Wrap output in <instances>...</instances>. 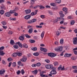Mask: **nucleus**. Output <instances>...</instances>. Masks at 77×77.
<instances>
[{
    "mask_svg": "<svg viewBox=\"0 0 77 77\" xmlns=\"http://www.w3.org/2000/svg\"><path fill=\"white\" fill-rule=\"evenodd\" d=\"M45 67L47 69H54V67H53V66L51 64H48L46 65Z\"/></svg>",
    "mask_w": 77,
    "mask_h": 77,
    "instance_id": "nucleus-1",
    "label": "nucleus"
},
{
    "mask_svg": "<svg viewBox=\"0 0 77 77\" xmlns=\"http://www.w3.org/2000/svg\"><path fill=\"white\" fill-rule=\"evenodd\" d=\"M63 49V47L62 46H59L57 47L56 49H55V50L56 51H62Z\"/></svg>",
    "mask_w": 77,
    "mask_h": 77,
    "instance_id": "nucleus-2",
    "label": "nucleus"
},
{
    "mask_svg": "<svg viewBox=\"0 0 77 77\" xmlns=\"http://www.w3.org/2000/svg\"><path fill=\"white\" fill-rule=\"evenodd\" d=\"M48 56L51 57H54L56 56V54H54L52 53H48Z\"/></svg>",
    "mask_w": 77,
    "mask_h": 77,
    "instance_id": "nucleus-3",
    "label": "nucleus"
},
{
    "mask_svg": "<svg viewBox=\"0 0 77 77\" xmlns=\"http://www.w3.org/2000/svg\"><path fill=\"white\" fill-rule=\"evenodd\" d=\"M73 42L74 45H77V37H74L73 38Z\"/></svg>",
    "mask_w": 77,
    "mask_h": 77,
    "instance_id": "nucleus-4",
    "label": "nucleus"
},
{
    "mask_svg": "<svg viewBox=\"0 0 77 77\" xmlns=\"http://www.w3.org/2000/svg\"><path fill=\"white\" fill-rule=\"evenodd\" d=\"M50 73L53 75H55V74H56L57 73V72H56V70L54 69H53L50 72Z\"/></svg>",
    "mask_w": 77,
    "mask_h": 77,
    "instance_id": "nucleus-5",
    "label": "nucleus"
},
{
    "mask_svg": "<svg viewBox=\"0 0 77 77\" xmlns=\"http://www.w3.org/2000/svg\"><path fill=\"white\" fill-rule=\"evenodd\" d=\"M65 69V68H64V66H63V68H62V65H60V66L58 68V71H60V70H62L63 71Z\"/></svg>",
    "mask_w": 77,
    "mask_h": 77,
    "instance_id": "nucleus-6",
    "label": "nucleus"
},
{
    "mask_svg": "<svg viewBox=\"0 0 77 77\" xmlns=\"http://www.w3.org/2000/svg\"><path fill=\"white\" fill-rule=\"evenodd\" d=\"M60 20V17H57L56 19L55 20H54V23H57Z\"/></svg>",
    "mask_w": 77,
    "mask_h": 77,
    "instance_id": "nucleus-7",
    "label": "nucleus"
},
{
    "mask_svg": "<svg viewBox=\"0 0 77 77\" xmlns=\"http://www.w3.org/2000/svg\"><path fill=\"white\" fill-rule=\"evenodd\" d=\"M40 49L41 51H42L43 52H47V49L42 47H40Z\"/></svg>",
    "mask_w": 77,
    "mask_h": 77,
    "instance_id": "nucleus-8",
    "label": "nucleus"
},
{
    "mask_svg": "<svg viewBox=\"0 0 77 77\" xmlns=\"http://www.w3.org/2000/svg\"><path fill=\"white\" fill-rule=\"evenodd\" d=\"M59 14L60 17H64L65 15L63 14V12L62 11L59 12Z\"/></svg>",
    "mask_w": 77,
    "mask_h": 77,
    "instance_id": "nucleus-9",
    "label": "nucleus"
},
{
    "mask_svg": "<svg viewBox=\"0 0 77 77\" xmlns=\"http://www.w3.org/2000/svg\"><path fill=\"white\" fill-rule=\"evenodd\" d=\"M21 61H22V62H26L27 60V57L23 56V58L20 59Z\"/></svg>",
    "mask_w": 77,
    "mask_h": 77,
    "instance_id": "nucleus-10",
    "label": "nucleus"
},
{
    "mask_svg": "<svg viewBox=\"0 0 77 77\" xmlns=\"http://www.w3.org/2000/svg\"><path fill=\"white\" fill-rule=\"evenodd\" d=\"M11 15V13H10L9 12H7L4 14L5 16L7 17H9Z\"/></svg>",
    "mask_w": 77,
    "mask_h": 77,
    "instance_id": "nucleus-11",
    "label": "nucleus"
},
{
    "mask_svg": "<svg viewBox=\"0 0 77 77\" xmlns=\"http://www.w3.org/2000/svg\"><path fill=\"white\" fill-rule=\"evenodd\" d=\"M25 11L26 12V14H29L31 12V10L30 9H28L25 10Z\"/></svg>",
    "mask_w": 77,
    "mask_h": 77,
    "instance_id": "nucleus-12",
    "label": "nucleus"
},
{
    "mask_svg": "<svg viewBox=\"0 0 77 77\" xmlns=\"http://www.w3.org/2000/svg\"><path fill=\"white\" fill-rule=\"evenodd\" d=\"M22 36H20L19 37V39L20 40H21L23 41H24V37L23 36H24V35H22Z\"/></svg>",
    "mask_w": 77,
    "mask_h": 77,
    "instance_id": "nucleus-13",
    "label": "nucleus"
},
{
    "mask_svg": "<svg viewBox=\"0 0 77 77\" xmlns=\"http://www.w3.org/2000/svg\"><path fill=\"white\" fill-rule=\"evenodd\" d=\"M30 17H31V15H28L24 17V18L26 20H29V19H30Z\"/></svg>",
    "mask_w": 77,
    "mask_h": 77,
    "instance_id": "nucleus-14",
    "label": "nucleus"
},
{
    "mask_svg": "<svg viewBox=\"0 0 77 77\" xmlns=\"http://www.w3.org/2000/svg\"><path fill=\"white\" fill-rule=\"evenodd\" d=\"M63 11H64V12H65V14H68V9L67 8H63Z\"/></svg>",
    "mask_w": 77,
    "mask_h": 77,
    "instance_id": "nucleus-15",
    "label": "nucleus"
},
{
    "mask_svg": "<svg viewBox=\"0 0 77 77\" xmlns=\"http://www.w3.org/2000/svg\"><path fill=\"white\" fill-rule=\"evenodd\" d=\"M17 45H18L21 48H23V45L22 44L20 43V42H19L16 43V45H17Z\"/></svg>",
    "mask_w": 77,
    "mask_h": 77,
    "instance_id": "nucleus-16",
    "label": "nucleus"
},
{
    "mask_svg": "<svg viewBox=\"0 0 77 77\" xmlns=\"http://www.w3.org/2000/svg\"><path fill=\"white\" fill-rule=\"evenodd\" d=\"M71 54H68L67 53H66L64 55V57H71Z\"/></svg>",
    "mask_w": 77,
    "mask_h": 77,
    "instance_id": "nucleus-17",
    "label": "nucleus"
},
{
    "mask_svg": "<svg viewBox=\"0 0 77 77\" xmlns=\"http://www.w3.org/2000/svg\"><path fill=\"white\" fill-rule=\"evenodd\" d=\"M17 55L19 57L21 56H22V53L20 52L19 51H17Z\"/></svg>",
    "mask_w": 77,
    "mask_h": 77,
    "instance_id": "nucleus-18",
    "label": "nucleus"
},
{
    "mask_svg": "<svg viewBox=\"0 0 77 77\" xmlns=\"http://www.w3.org/2000/svg\"><path fill=\"white\" fill-rule=\"evenodd\" d=\"M55 2L56 3H57L58 4H59L61 3V0H55Z\"/></svg>",
    "mask_w": 77,
    "mask_h": 77,
    "instance_id": "nucleus-19",
    "label": "nucleus"
},
{
    "mask_svg": "<svg viewBox=\"0 0 77 77\" xmlns=\"http://www.w3.org/2000/svg\"><path fill=\"white\" fill-rule=\"evenodd\" d=\"M17 52L16 53H14L12 54V56H13V57H17Z\"/></svg>",
    "mask_w": 77,
    "mask_h": 77,
    "instance_id": "nucleus-20",
    "label": "nucleus"
},
{
    "mask_svg": "<svg viewBox=\"0 0 77 77\" xmlns=\"http://www.w3.org/2000/svg\"><path fill=\"white\" fill-rule=\"evenodd\" d=\"M44 33H45V32L43 31L41 35V36L42 39H43V38H44Z\"/></svg>",
    "mask_w": 77,
    "mask_h": 77,
    "instance_id": "nucleus-21",
    "label": "nucleus"
},
{
    "mask_svg": "<svg viewBox=\"0 0 77 77\" xmlns=\"http://www.w3.org/2000/svg\"><path fill=\"white\" fill-rule=\"evenodd\" d=\"M38 71L37 70H35L32 72V74H33L34 75H36V74H37V73H38Z\"/></svg>",
    "mask_w": 77,
    "mask_h": 77,
    "instance_id": "nucleus-22",
    "label": "nucleus"
},
{
    "mask_svg": "<svg viewBox=\"0 0 77 77\" xmlns=\"http://www.w3.org/2000/svg\"><path fill=\"white\" fill-rule=\"evenodd\" d=\"M32 32H33V28H31L29 30L28 33H29L31 34Z\"/></svg>",
    "mask_w": 77,
    "mask_h": 77,
    "instance_id": "nucleus-23",
    "label": "nucleus"
},
{
    "mask_svg": "<svg viewBox=\"0 0 77 77\" xmlns=\"http://www.w3.org/2000/svg\"><path fill=\"white\" fill-rule=\"evenodd\" d=\"M5 54V53L3 52V51H0V56H4Z\"/></svg>",
    "mask_w": 77,
    "mask_h": 77,
    "instance_id": "nucleus-24",
    "label": "nucleus"
},
{
    "mask_svg": "<svg viewBox=\"0 0 77 77\" xmlns=\"http://www.w3.org/2000/svg\"><path fill=\"white\" fill-rule=\"evenodd\" d=\"M10 44L11 45H14L15 44V42H14V40H11L10 41Z\"/></svg>",
    "mask_w": 77,
    "mask_h": 77,
    "instance_id": "nucleus-25",
    "label": "nucleus"
},
{
    "mask_svg": "<svg viewBox=\"0 0 77 77\" xmlns=\"http://www.w3.org/2000/svg\"><path fill=\"white\" fill-rule=\"evenodd\" d=\"M23 47H24V48H28V45H27L25 43H24L23 45Z\"/></svg>",
    "mask_w": 77,
    "mask_h": 77,
    "instance_id": "nucleus-26",
    "label": "nucleus"
},
{
    "mask_svg": "<svg viewBox=\"0 0 77 77\" xmlns=\"http://www.w3.org/2000/svg\"><path fill=\"white\" fill-rule=\"evenodd\" d=\"M1 9L2 10H5L6 9V8H5V5H3L1 7Z\"/></svg>",
    "mask_w": 77,
    "mask_h": 77,
    "instance_id": "nucleus-27",
    "label": "nucleus"
},
{
    "mask_svg": "<svg viewBox=\"0 0 77 77\" xmlns=\"http://www.w3.org/2000/svg\"><path fill=\"white\" fill-rule=\"evenodd\" d=\"M33 55L35 56H39V53L35 52L33 54Z\"/></svg>",
    "mask_w": 77,
    "mask_h": 77,
    "instance_id": "nucleus-28",
    "label": "nucleus"
},
{
    "mask_svg": "<svg viewBox=\"0 0 77 77\" xmlns=\"http://www.w3.org/2000/svg\"><path fill=\"white\" fill-rule=\"evenodd\" d=\"M15 12V10H10V14H14V12Z\"/></svg>",
    "mask_w": 77,
    "mask_h": 77,
    "instance_id": "nucleus-29",
    "label": "nucleus"
},
{
    "mask_svg": "<svg viewBox=\"0 0 77 77\" xmlns=\"http://www.w3.org/2000/svg\"><path fill=\"white\" fill-rule=\"evenodd\" d=\"M39 7L40 8V9H43L45 8V7L42 5H40L39 6Z\"/></svg>",
    "mask_w": 77,
    "mask_h": 77,
    "instance_id": "nucleus-30",
    "label": "nucleus"
},
{
    "mask_svg": "<svg viewBox=\"0 0 77 77\" xmlns=\"http://www.w3.org/2000/svg\"><path fill=\"white\" fill-rule=\"evenodd\" d=\"M31 49L33 51H36L37 50V48L36 47L32 48Z\"/></svg>",
    "mask_w": 77,
    "mask_h": 77,
    "instance_id": "nucleus-31",
    "label": "nucleus"
},
{
    "mask_svg": "<svg viewBox=\"0 0 77 77\" xmlns=\"http://www.w3.org/2000/svg\"><path fill=\"white\" fill-rule=\"evenodd\" d=\"M5 70H0V75H1L2 74H4L5 73Z\"/></svg>",
    "mask_w": 77,
    "mask_h": 77,
    "instance_id": "nucleus-32",
    "label": "nucleus"
},
{
    "mask_svg": "<svg viewBox=\"0 0 77 77\" xmlns=\"http://www.w3.org/2000/svg\"><path fill=\"white\" fill-rule=\"evenodd\" d=\"M63 43V39L62 38L60 40V44H62Z\"/></svg>",
    "mask_w": 77,
    "mask_h": 77,
    "instance_id": "nucleus-33",
    "label": "nucleus"
},
{
    "mask_svg": "<svg viewBox=\"0 0 77 77\" xmlns=\"http://www.w3.org/2000/svg\"><path fill=\"white\" fill-rule=\"evenodd\" d=\"M4 13H5V11L4 10H2L0 11V14H1V15H3Z\"/></svg>",
    "mask_w": 77,
    "mask_h": 77,
    "instance_id": "nucleus-34",
    "label": "nucleus"
},
{
    "mask_svg": "<svg viewBox=\"0 0 77 77\" xmlns=\"http://www.w3.org/2000/svg\"><path fill=\"white\" fill-rule=\"evenodd\" d=\"M29 41L31 43H35V41L32 39H30Z\"/></svg>",
    "mask_w": 77,
    "mask_h": 77,
    "instance_id": "nucleus-35",
    "label": "nucleus"
},
{
    "mask_svg": "<svg viewBox=\"0 0 77 77\" xmlns=\"http://www.w3.org/2000/svg\"><path fill=\"white\" fill-rule=\"evenodd\" d=\"M48 14H50V15H53V13H52V11H51L50 10H48Z\"/></svg>",
    "mask_w": 77,
    "mask_h": 77,
    "instance_id": "nucleus-36",
    "label": "nucleus"
},
{
    "mask_svg": "<svg viewBox=\"0 0 77 77\" xmlns=\"http://www.w3.org/2000/svg\"><path fill=\"white\" fill-rule=\"evenodd\" d=\"M7 60L8 62H11L12 60V59L11 57H9L7 59Z\"/></svg>",
    "mask_w": 77,
    "mask_h": 77,
    "instance_id": "nucleus-37",
    "label": "nucleus"
},
{
    "mask_svg": "<svg viewBox=\"0 0 77 77\" xmlns=\"http://www.w3.org/2000/svg\"><path fill=\"white\" fill-rule=\"evenodd\" d=\"M32 2L33 3H32V2H31V6H32V5H33V4L35 3V0H31Z\"/></svg>",
    "mask_w": 77,
    "mask_h": 77,
    "instance_id": "nucleus-38",
    "label": "nucleus"
},
{
    "mask_svg": "<svg viewBox=\"0 0 77 77\" xmlns=\"http://www.w3.org/2000/svg\"><path fill=\"white\" fill-rule=\"evenodd\" d=\"M5 48V47L4 46H2L0 48V51L3 50Z\"/></svg>",
    "mask_w": 77,
    "mask_h": 77,
    "instance_id": "nucleus-39",
    "label": "nucleus"
},
{
    "mask_svg": "<svg viewBox=\"0 0 77 77\" xmlns=\"http://www.w3.org/2000/svg\"><path fill=\"white\" fill-rule=\"evenodd\" d=\"M13 47L14 48H15L16 49H18V46L17 45H14Z\"/></svg>",
    "mask_w": 77,
    "mask_h": 77,
    "instance_id": "nucleus-40",
    "label": "nucleus"
},
{
    "mask_svg": "<svg viewBox=\"0 0 77 77\" xmlns=\"http://www.w3.org/2000/svg\"><path fill=\"white\" fill-rule=\"evenodd\" d=\"M56 34L57 36H59L60 35V33H59V32L58 31H57L56 32Z\"/></svg>",
    "mask_w": 77,
    "mask_h": 77,
    "instance_id": "nucleus-41",
    "label": "nucleus"
},
{
    "mask_svg": "<svg viewBox=\"0 0 77 77\" xmlns=\"http://www.w3.org/2000/svg\"><path fill=\"white\" fill-rule=\"evenodd\" d=\"M2 24L3 25H6V22L5 21H3L2 22Z\"/></svg>",
    "mask_w": 77,
    "mask_h": 77,
    "instance_id": "nucleus-42",
    "label": "nucleus"
},
{
    "mask_svg": "<svg viewBox=\"0 0 77 77\" xmlns=\"http://www.w3.org/2000/svg\"><path fill=\"white\" fill-rule=\"evenodd\" d=\"M12 66H14V67H15L16 66H17V64H16V62H14L12 63Z\"/></svg>",
    "mask_w": 77,
    "mask_h": 77,
    "instance_id": "nucleus-43",
    "label": "nucleus"
},
{
    "mask_svg": "<svg viewBox=\"0 0 77 77\" xmlns=\"http://www.w3.org/2000/svg\"><path fill=\"white\" fill-rule=\"evenodd\" d=\"M41 63H36V66H41Z\"/></svg>",
    "mask_w": 77,
    "mask_h": 77,
    "instance_id": "nucleus-44",
    "label": "nucleus"
},
{
    "mask_svg": "<svg viewBox=\"0 0 77 77\" xmlns=\"http://www.w3.org/2000/svg\"><path fill=\"white\" fill-rule=\"evenodd\" d=\"M50 5L52 6H56V4L55 3H51Z\"/></svg>",
    "mask_w": 77,
    "mask_h": 77,
    "instance_id": "nucleus-45",
    "label": "nucleus"
},
{
    "mask_svg": "<svg viewBox=\"0 0 77 77\" xmlns=\"http://www.w3.org/2000/svg\"><path fill=\"white\" fill-rule=\"evenodd\" d=\"M71 59L72 60H75L76 59V58L75 57H72Z\"/></svg>",
    "mask_w": 77,
    "mask_h": 77,
    "instance_id": "nucleus-46",
    "label": "nucleus"
},
{
    "mask_svg": "<svg viewBox=\"0 0 77 77\" xmlns=\"http://www.w3.org/2000/svg\"><path fill=\"white\" fill-rule=\"evenodd\" d=\"M32 23H35L36 22L37 20L36 19H33L32 20Z\"/></svg>",
    "mask_w": 77,
    "mask_h": 77,
    "instance_id": "nucleus-47",
    "label": "nucleus"
},
{
    "mask_svg": "<svg viewBox=\"0 0 77 77\" xmlns=\"http://www.w3.org/2000/svg\"><path fill=\"white\" fill-rule=\"evenodd\" d=\"M54 64L55 66H57L58 65V63L56 61L54 62Z\"/></svg>",
    "mask_w": 77,
    "mask_h": 77,
    "instance_id": "nucleus-48",
    "label": "nucleus"
},
{
    "mask_svg": "<svg viewBox=\"0 0 77 77\" xmlns=\"http://www.w3.org/2000/svg\"><path fill=\"white\" fill-rule=\"evenodd\" d=\"M13 33L14 32H12V31H9L8 32V34H9V35H12Z\"/></svg>",
    "mask_w": 77,
    "mask_h": 77,
    "instance_id": "nucleus-49",
    "label": "nucleus"
},
{
    "mask_svg": "<svg viewBox=\"0 0 77 77\" xmlns=\"http://www.w3.org/2000/svg\"><path fill=\"white\" fill-rule=\"evenodd\" d=\"M36 28H42V26H38V25H36Z\"/></svg>",
    "mask_w": 77,
    "mask_h": 77,
    "instance_id": "nucleus-50",
    "label": "nucleus"
},
{
    "mask_svg": "<svg viewBox=\"0 0 77 77\" xmlns=\"http://www.w3.org/2000/svg\"><path fill=\"white\" fill-rule=\"evenodd\" d=\"M75 21H74V20H72L70 22L71 24V25H73V24H74Z\"/></svg>",
    "mask_w": 77,
    "mask_h": 77,
    "instance_id": "nucleus-51",
    "label": "nucleus"
},
{
    "mask_svg": "<svg viewBox=\"0 0 77 77\" xmlns=\"http://www.w3.org/2000/svg\"><path fill=\"white\" fill-rule=\"evenodd\" d=\"M25 36L27 38H30V36L28 34H26Z\"/></svg>",
    "mask_w": 77,
    "mask_h": 77,
    "instance_id": "nucleus-52",
    "label": "nucleus"
},
{
    "mask_svg": "<svg viewBox=\"0 0 77 77\" xmlns=\"http://www.w3.org/2000/svg\"><path fill=\"white\" fill-rule=\"evenodd\" d=\"M21 74L23 75V74H24V72H24L23 69H22L21 70Z\"/></svg>",
    "mask_w": 77,
    "mask_h": 77,
    "instance_id": "nucleus-53",
    "label": "nucleus"
},
{
    "mask_svg": "<svg viewBox=\"0 0 77 77\" xmlns=\"http://www.w3.org/2000/svg\"><path fill=\"white\" fill-rule=\"evenodd\" d=\"M45 62H47V63H50V60H49L47 59V60H45Z\"/></svg>",
    "mask_w": 77,
    "mask_h": 77,
    "instance_id": "nucleus-54",
    "label": "nucleus"
},
{
    "mask_svg": "<svg viewBox=\"0 0 77 77\" xmlns=\"http://www.w3.org/2000/svg\"><path fill=\"white\" fill-rule=\"evenodd\" d=\"M72 68H73V69H77V66H73Z\"/></svg>",
    "mask_w": 77,
    "mask_h": 77,
    "instance_id": "nucleus-55",
    "label": "nucleus"
},
{
    "mask_svg": "<svg viewBox=\"0 0 77 77\" xmlns=\"http://www.w3.org/2000/svg\"><path fill=\"white\" fill-rule=\"evenodd\" d=\"M27 23L28 24H31L32 23V20H29L27 22Z\"/></svg>",
    "mask_w": 77,
    "mask_h": 77,
    "instance_id": "nucleus-56",
    "label": "nucleus"
},
{
    "mask_svg": "<svg viewBox=\"0 0 77 77\" xmlns=\"http://www.w3.org/2000/svg\"><path fill=\"white\" fill-rule=\"evenodd\" d=\"M60 20H62V21H65V19H64V18H63V17H61Z\"/></svg>",
    "mask_w": 77,
    "mask_h": 77,
    "instance_id": "nucleus-57",
    "label": "nucleus"
},
{
    "mask_svg": "<svg viewBox=\"0 0 77 77\" xmlns=\"http://www.w3.org/2000/svg\"><path fill=\"white\" fill-rule=\"evenodd\" d=\"M31 16H34L35 15V13L34 12H32L31 13Z\"/></svg>",
    "mask_w": 77,
    "mask_h": 77,
    "instance_id": "nucleus-58",
    "label": "nucleus"
},
{
    "mask_svg": "<svg viewBox=\"0 0 77 77\" xmlns=\"http://www.w3.org/2000/svg\"><path fill=\"white\" fill-rule=\"evenodd\" d=\"M65 52V51H64L63 52H62L60 54L61 56H62L63 55V53Z\"/></svg>",
    "mask_w": 77,
    "mask_h": 77,
    "instance_id": "nucleus-59",
    "label": "nucleus"
},
{
    "mask_svg": "<svg viewBox=\"0 0 77 77\" xmlns=\"http://www.w3.org/2000/svg\"><path fill=\"white\" fill-rule=\"evenodd\" d=\"M20 73H21V72L20 70H18L17 72V75H19V74H20Z\"/></svg>",
    "mask_w": 77,
    "mask_h": 77,
    "instance_id": "nucleus-60",
    "label": "nucleus"
},
{
    "mask_svg": "<svg viewBox=\"0 0 77 77\" xmlns=\"http://www.w3.org/2000/svg\"><path fill=\"white\" fill-rule=\"evenodd\" d=\"M32 67H36V64H33L32 65Z\"/></svg>",
    "mask_w": 77,
    "mask_h": 77,
    "instance_id": "nucleus-61",
    "label": "nucleus"
},
{
    "mask_svg": "<svg viewBox=\"0 0 77 77\" xmlns=\"http://www.w3.org/2000/svg\"><path fill=\"white\" fill-rule=\"evenodd\" d=\"M2 27H3L4 29H6L8 28L7 26H3Z\"/></svg>",
    "mask_w": 77,
    "mask_h": 77,
    "instance_id": "nucleus-62",
    "label": "nucleus"
},
{
    "mask_svg": "<svg viewBox=\"0 0 77 77\" xmlns=\"http://www.w3.org/2000/svg\"><path fill=\"white\" fill-rule=\"evenodd\" d=\"M17 63H18V65H19L20 66H21V61H20L19 62H17Z\"/></svg>",
    "mask_w": 77,
    "mask_h": 77,
    "instance_id": "nucleus-63",
    "label": "nucleus"
},
{
    "mask_svg": "<svg viewBox=\"0 0 77 77\" xmlns=\"http://www.w3.org/2000/svg\"><path fill=\"white\" fill-rule=\"evenodd\" d=\"M74 51V53L75 54H76V55L77 54V51Z\"/></svg>",
    "mask_w": 77,
    "mask_h": 77,
    "instance_id": "nucleus-64",
    "label": "nucleus"
}]
</instances>
